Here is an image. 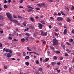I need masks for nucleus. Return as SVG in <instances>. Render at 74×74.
I'll list each match as a JSON object with an SVG mask.
<instances>
[{
  "instance_id": "f257e3e1",
  "label": "nucleus",
  "mask_w": 74,
  "mask_h": 74,
  "mask_svg": "<svg viewBox=\"0 0 74 74\" xmlns=\"http://www.w3.org/2000/svg\"><path fill=\"white\" fill-rule=\"evenodd\" d=\"M6 14L7 17H8V19L10 20L11 21H13L15 23H18V21L16 20H13L12 19V16H11V14L10 13L8 12Z\"/></svg>"
},
{
  "instance_id": "f03ea898",
  "label": "nucleus",
  "mask_w": 74,
  "mask_h": 74,
  "mask_svg": "<svg viewBox=\"0 0 74 74\" xmlns=\"http://www.w3.org/2000/svg\"><path fill=\"white\" fill-rule=\"evenodd\" d=\"M53 45L55 46V45H58V41L56 39H54L53 40Z\"/></svg>"
},
{
  "instance_id": "7ed1b4c3",
  "label": "nucleus",
  "mask_w": 74,
  "mask_h": 74,
  "mask_svg": "<svg viewBox=\"0 0 74 74\" xmlns=\"http://www.w3.org/2000/svg\"><path fill=\"white\" fill-rule=\"evenodd\" d=\"M41 35L43 36H45L47 35V33L46 32L45 33L43 32H42L41 33Z\"/></svg>"
},
{
  "instance_id": "20e7f679",
  "label": "nucleus",
  "mask_w": 74,
  "mask_h": 74,
  "mask_svg": "<svg viewBox=\"0 0 74 74\" xmlns=\"http://www.w3.org/2000/svg\"><path fill=\"white\" fill-rule=\"evenodd\" d=\"M38 27H39V29H41L42 28V24L40 23H38Z\"/></svg>"
},
{
  "instance_id": "39448f33",
  "label": "nucleus",
  "mask_w": 74,
  "mask_h": 74,
  "mask_svg": "<svg viewBox=\"0 0 74 74\" xmlns=\"http://www.w3.org/2000/svg\"><path fill=\"white\" fill-rule=\"evenodd\" d=\"M57 20L58 21H63V18H62V17H58L57 18Z\"/></svg>"
},
{
  "instance_id": "423d86ee",
  "label": "nucleus",
  "mask_w": 74,
  "mask_h": 74,
  "mask_svg": "<svg viewBox=\"0 0 74 74\" xmlns=\"http://www.w3.org/2000/svg\"><path fill=\"white\" fill-rule=\"evenodd\" d=\"M54 52L55 53H56V54H59L60 53V51H54Z\"/></svg>"
},
{
  "instance_id": "0eeeda50",
  "label": "nucleus",
  "mask_w": 74,
  "mask_h": 74,
  "mask_svg": "<svg viewBox=\"0 0 74 74\" xmlns=\"http://www.w3.org/2000/svg\"><path fill=\"white\" fill-rule=\"evenodd\" d=\"M7 56L8 58H10L11 57V54L10 53H8L7 54Z\"/></svg>"
},
{
  "instance_id": "6e6552de",
  "label": "nucleus",
  "mask_w": 74,
  "mask_h": 74,
  "mask_svg": "<svg viewBox=\"0 0 74 74\" xmlns=\"http://www.w3.org/2000/svg\"><path fill=\"white\" fill-rule=\"evenodd\" d=\"M30 20L32 22H34V23L35 22V20L32 17H31L30 18Z\"/></svg>"
},
{
  "instance_id": "1a4fd4ad",
  "label": "nucleus",
  "mask_w": 74,
  "mask_h": 74,
  "mask_svg": "<svg viewBox=\"0 0 74 74\" xmlns=\"http://www.w3.org/2000/svg\"><path fill=\"white\" fill-rule=\"evenodd\" d=\"M41 5H43L44 7H46V5L45 4V3H41Z\"/></svg>"
},
{
  "instance_id": "9d476101",
  "label": "nucleus",
  "mask_w": 74,
  "mask_h": 74,
  "mask_svg": "<svg viewBox=\"0 0 74 74\" xmlns=\"http://www.w3.org/2000/svg\"><path fill=\"white\" fill-rule=\"evenodd\" d=\"M63 33L65 34H67V29H65L63 32Z\"/></svg>"
},
{
  "instance_id": "9b49d317",
  "label": "nucleus",
  "mask_w": 74,
  "mask_h": 74,
  "mask_svg": "<svg viewBox=\"0 0 74 74\" xmlns=\"http://www.w3.org/2000/svg\"><path fill=\"white\" fill-rule=\"evenodd\" d=\"M69 42H72V44H74V42L73 41V40L71 38L70 39V40H69Z\"/></svg>"
},
{
  "instance_id": "f8f14e48",
  "label": "nucleus",
  "mask_w": 74,
  "mask_h": 74,
  "mask_svg": "<svg viewBox=\"0 0 74 74\" xmlns=\"http://www.w3.org/2000/svg\"><path fill=\"white\" fill-rule=\"evenodd\" d=\"M56 63L55 62H53L51 63V64L52 65V66H55V65H56Z\"/></svg>"
},
{
  "instance_id": "ddd939ff",
  "label": "nucleus",
  "mask_w": 74,
  "mask_h": 74,
  "mask_svg": "<svg viewBox=\"0 0 74 74\" xmlns=\"http://www.w3.org/2000/svg\"><path fill=\"white\" fill-rule=\"evenodd\" d=\"M61 45L62 47V48H64L65 47V45H64L63 43H61Z\"/></svg>"
},
{
  "instance_id": "4468645a",
  "label": "nucleus",
  "mask_w": 74,
  "mask_h": 74,
  "mask_svg": "<svg viewBox=\"0 0 74 74\" xmlns=\"http://www.w3.org/2000/svg\"><path fill=\"white\" fill-rule=\"evenodd\" d=\"M40 22L42 23V24H45V22L44 20H42L40 21Z\"/></svg>"
},
{
  "instance_id": "2eb2a0df",
  "label": "nucleus",
  "mask_w": 74,
  "mask_h": 74,
  "mask_svg": "<svg viewBox=\"0 0 74 74\" xmlns=\"http://www.w3.org/2000/svg\"><path fill=\"white\" fill-rule=\"evenodd\" d=\"M29 28L31 29H34V27L32 26H30L29 27Z\"/></svg>"
},
{
  "instance_id": "dca6fc26",
  "label": "nucleus",
  "mask_w": 74,
  "mask_h": 74,
  "mask_svg": "<svg viewBox=\"0 0 74 74\" xmlns=\"http://www.w3.org/2000/svg\"><path fill=\"white\" fill-rule=\"evenodd\" d=\"M27 7H28V8H31V9H32V10H33V9H34V8L31 7L30 6H29V5H28L27 6Z\"/></svg>"
},
{
  "instance_id": "f3484780",
  "label": "nucleus",
  "mask_w": 74,
  "mask_h": 74,
  "mask_svg": "<svg viewBox=\"0 0 74 74\" xmlns=\"http://www.w3.org/2000/svg\"><path fill=\"white\" fill-rule=\"evenodd\" d=\"M30 58V57L29 56H26L25 58V59H29Z\"/></svg>"
},
{
  "instance_id": "a211bd4d",
  "label": "nucleus",
  "mask_w": 74,
  "mask_h": 74,
  "mask_svg": "<svg viewBox=\"0 0 74 74\" xmlns=\"http://www.w3.org/2000/svg\"><path fill=\"white\" fill-rule=\"evenodd\" d=\"M13 18H15L16 19H17V18H18V17H17V16H15V15H13Z\"/></svg>"
},
{
  "instance_id": "6ab92c4d",
  "label": "nucleus",
  "mask_w": 74,
  "mask_h": 74,
  "mask_svg": "<svg viewBox=\"0 0 74 74\" xmlns=\"http://www.w3.org/2000/svg\"><path fill=\"white\" fill-rule=\"evenodd\" d=\"M23 55L24 56H26V53L25 52H23Z\"/></svg>"
},
{
  "instance_id": "aec40b11",
  "label": "nucleus",
  "mask_w": 74,
  "mask_h": 74,
  "mask_svg": "<svg viewBox=\"0 0 74 74\" xmlns=\"http://www.w3.org/2000/svg\"><path fill=\"white\" fill-rule=\"evenodd\" d=\"M25 64L26 66H29V62H25Z\"/></svg>"
},
{
  "instance_id": "412c9836",
  "label": "nucleus",
  "mask_w": 74,
  "mask_h": 74,
  "mask_svg": "<svg viewBox=\"0 0 74 74\" xmlns=\"http://www.w3.org/2000/svg\"><path fill=\"white\" fill-rule=\"evenodd\" d=\"M38 71H42V68L41 67L39 68L38 69Z\"/></svg>"
},
{
  "instance_id": "4be33fe9",
  "label": "nucleus",
  "mask_w": 74,
  "mask_h": 74,
  "mask_svg": "<svg viewBox=\"0 0 74 74\" xmlns=\"http://www.w3.org/2000/svg\"><path fill=\"white\" fill-rule=\"evenodd\" d=\"M66 51L68 53H70L71 51V50H70L69 49H67L66 50Z\"/></svg>"
},
{
  "instance_id": "5701e85b",
  "label": "nucleus",
  "mask_w": 74,
  "mask_h": 74,
  "mask_svg": "<svg viewBox=\"0 0 74 74\" xmlns=\"http://www.w3.org/2000/svg\"><path fill=\"white\" fill-rule=\"evenodd\" d=\"M60 12L61 14L62 15H64V16H66V14H64V13H63V12L62 11H61Z\"/></svg>"
},
{
  "instance_id": "b1692460",
  "label": "nucleus",
  "mask_w": 74,
  "mask_h": 74,
  "mask_svg": "<svg viewBox=\"0 0 74 74\" xmlns=\"http://www.w3.org/2000/svg\"><path fill=\"white\" fill-rule=\"evenodd\" d=\"M34 37H37V34L36 33H34L33 34Z\"/></svg>"
},
{
  "instance_id": "393cba45",
  "label": "nucleus",
  "mask_w": 74,
  "mask_h": 74,
  "mask_svg": "<svg viewBox=\"0 0 74 74\" xmlns=\"http://www.w3.org/2000/svg\"><path fill=\"white\" fill-rule=\"evenodd\" d=\"M9 50L8 49H6V50H5L6 52H8L9 51Z\"/></svg>"
},
{
  "instance_id": "a878e982",
  "label": "nucleus",
  "mask_w": 74,
  "mask_h": 74,
  "mask_svg": "<svg viewBox=\"0 0 74 74\" xmlns=\"http://www.w3.org/2000/svg\"><path fill=\"white\" fill-rule=\"evenodd\" d=\"M37 5H38V7H42V5L40 4H37Z\"/></svg>"
},
{
  "instance_id": "bb28decb",
  "label": "nucleus",
  "mask_w": 74,
  "mask_h": 74,
  "mask_svg": "<svg viewBox=\"0 0 74 74\" xmlns=\"http://www.w3.org/2000/svg\"><path fill=\"white\" fill-rule=\"evenodd\" d=\"M67 21L68 22H70V21H71V20H70V19L68 18L67 19Z\"/></svg>"
},
{
  "instance_id": "cd10ccee",
  "label": "nucleus",
  "mask_w": 74,
  "mask_h": 74,
  "mask_svg": "<svg viewBox=\"0 0 74 74\" xmlns=\"http://www.w3.org/2000/svg\"><path fill=\"white\" fill-rule=\"evenodd\" d=\"M50 48H51V49H53V50L55 49V48H54V47H53L52 46H50Z\"/></svg>"
},
{
  "instance_id": "c85d7f7f",
  "label": "nucleus",
  "mask_w": 74,
  "mask_h": 74,
  "mask_svg": "<svg viewBox=\"0 0 74 74\" xmlns=\"http://www.w3.org/2000/svg\"><path fill=\"white\" fill-rule=\"evenodd\" d=\"M63 68L64 69H65V70H67V67L65 66H64Z\"/></svg>"
},
{
  "instance_id": "c756f323",
  "label": "nucleus",
  "mask_w": 74,
  "mask_h": 74,
  "mask_svg": "<svg viewBox=\"0 0 74 74\" xmlns=\"http://www.w3.org/2000/svg\"><path fill=\"white\" fill-rule=\"evenodd\" d=\"M35 73H36V74H40V72H39V71H35Z\"/></svg>"
},
{
  "instance_id": "7c9ffc66",
  "label": "nucleus",
  "mask_w": 74,
  "mask_h": 74,
  "mask_svg": "<svg viewBox=\"0 0 74 74\" xmlns=\"http://www.w3.org/2000/svg\"><path fill=\"white\" fill-rule=\"evenodd\" d=\"M54 34H55V36H58V34L56 32H54Z\"/></svg>"
},
{
  "instance_id": "2f4dec72",
  "label": "nucleus",
  "mask_w": 74,
  "mask_h": 74,
  "mask_svg": "<svg viewBox=\"0 0 74 74\" xmlns=\"http://www.w3.org/2000/svg\"><path fill=\"white\" fill-rule=\"evenodd\" d=\"M21 41L22 42H24V41H25V39L23 38V39H21Z\"/></svg>"
},
{
  "instance_id": "473e14b6",
  "label": "nucleus",
  "mask_w": 74,
  "mask_h": 74,
  "mask_svg": "<svg viewBox=\"0 0 74 74\" xmlns=\"http://www.w3.org/2000/svg\"><path fill=\"white\" fill-rule=\"evenodd\" d=\"M35 62L37 64H39V61L38 60H36Z\"/></svg>"
},
{
  "instance_id": "72a5a7b5",
  "label": "nucleus",
  "mask_w": 74,
  "mask_h": 74,
  "mask_svg": "<svg viewBox=\"0 0 74 74\" xmlns=\"http://www.w3.org/2000/svg\"><path fill=\"white\" fill-rule=\"evenodd\" d=\"M48 1L50 3H53V1L52 0H49Z\"/></svg>"
},
{
  "instance_id": "f704fd0d",
  "label": "nucleus",
  "mask_w": 74,
  "mask_h": 74,
  "mask_svg": "<svg viewBox=\"0 0 74 74\" xmlns=\"http://www.w3.org/2000/svg\"><path fill=\"white\" fill-rule=\"evenodd\" d=\"M65 56H69V55L67 53H65L64 54Z\"/></svg>"
},
{
  "instance_id": "c9c22d12",
  "label": "nucleus",
  "mask_w": 74,
  "mask_h": 74,
  "mask_svg": "<svg viewBox=\"0 0 74 74\" xmlns=\"http://www.w3.org/2000/svg\"><path fill=\"white\" fill-rule=\"evenodd\" d=\"M49 60V58H47L45 59V61L46 62H48Z\"/></svg>"
},
{
  "instance_id": "e433bc0d",
  "label": "nucleus",
  "mask_w": 74,
  "mask_h": 74,
  "mask_svg": "<svg viewBox=\"0 0 74 74\" xmlns=\"http://www.w3.org/2000/svg\"><path fill=\"white\" fill-rule=\"evenodd\" d=\"M27 50L28 51H32V50L31 49H29V47H27Z\"/></svg>"
},
{
  "instance_id": "4c0bfd02",
  "label": "nucleus",
  "mask_w": 74,
  "mask_h": 74,
  "mask_svg": "<svg viewBox=\"0 0 74 74\" xmlns=\"http://www.w3.org/2000/svg\"><path fill=\"white\" fill-rule=\"evenodd\" d=\"M8 39H9V40H12V37H9L8 38Z\"/></svg>"
},
{
  "instance_id": "58836bf2",
  "label": "nucleus",
  "mask_w": 74,
  "mask_h": 74,
  "mask_svg": "<svg viewBox=\"0 0 74 74\" xmlns=\"http://www.w3.org/2000/svg\"><path fill=\"white\" fill-rule=\"evenodd\" d=\"M25 35H26V36H27L28 37H29V36H30V34H28V33H26L25 34Z\"/></svg>"
},
{
  "instance_id": "ea45409f",
  "label": "nucleus",
  "mask_w": 74,
  "mask_h": 74,
  "mask_svg": "<svg viewBox=\"0 0 74 74\" xmlns=\"http://www.w3.org/2000/svg\"><path fill=\"white\" fill-rule=\"evenodd\" d=\"M32 11V9H30L28 10L27 11L28 12H30V11Z\"/></svg>"
},
{
  "instance_id": "a19ab883",
  "label": "nucleus",
  "mask_w": 74,
  "mask_h": 74,
  "mask_svg": "<svg viewBox=\"0 0 74 74\" xmlns=\"http://www.w3.org/2000/svg\"><path fill=\"white\" fill-rule=\"evenodd\" d=\"M23 0H20L19 2L21 3H23Z\"/></svg>"
},
{
  "instance_id": "79ce46f5",
  "label": "nucleus",
  "mask_w": 74,
  "mask_h": 74,
  "mask_svg": "<svg viewBox=\"0 0 74 74\" xmlns=\"http://www.w3.org/2000/svg\"><path fill=\"white\" fill-rule=\"evenodd\" d=\"M8 52L9 53H12V51H11V50H10V49L9 50Z\"/></svg>"
},
{
  "instance_id": "37998d69",
  "label": "nucleus",
  "mask_w": 74,
  "mask_h": 74,
  "mask_svg": "<svg viewBox=\"0 0 74 74\" xmlns=\"http://www.w3.org/2000/svg\"><path fill=\"white\" fill-rule=\"evenodd\" d=\"M47 52L48 55H49V54H51V53H50V51H47Z\"/></svg>"
},
{
  "instance_id": "c03bdc74",
  "label": "nucleus",
  "mask_w": 74,
  "mask_h": 74,
  "mask_svg": "<svg viewBox=\"0 0 74 74\" xmlns=\"http://www.w3.org/2000/svg\"><path fill=\"white\" fill-rule=\"evenodd\" d=\"M4 8L5 9H6V8H7V7L6 6V5H5L4 6Z\"/></svg>"
},
{
  "instance_id": "a18cd8bd",
  "label": "nucleus",
  "mask_w": 74,
  "mask_h": 74,
  "mask_svg": "<svg viewBox=\"0 0 74 74\" xmlns=\"http://www.w3.org/2000/svg\"><path fill=\"white\" fill-rule=\"evenodd\" d=\"M35 9H36V10H40V8H35Z\"/></svg>"
},
{
  "instance_id": "49530a36",
  "label": "nucleus",
  "mask_w": 74,
  "mask_h": 74,
  "mask_svg": "<svg viewBox=\"0 0 74 74\" xmlns=\"http://www.w3.org/2000/svg\"><path fill=\"white\" fill-rule=\"evenodd\" d=\"M53 59H54L56 60L57 59V57H56V56H55L53 57Z\"/></svg>"
},
{
  "instance_id": "de8ad7c7",
  "label": "nucleus",
  "mask_w": 74,
  "mask_h": 74,
  "mask_svg": "<svg viewBox=\"0 0 74 74\" xmlns=\"http://www.w3.org/2000/svg\"><path fill=\"white\" fill-rule=\"evenodd\" d=\"M18 18H19V19H22V17L20 16H18Z\"/></svg>"
},
{
  "instance_id": "09e8293b",
  "label": "nucleus",
  "mask_w": 74,
  "mask_h": 74,
  "mask_svg": "<svg viewBox=\"0 0 74 74\" xmlns=\"http://www.w3.org/2000/svg\"><path fill=\"white\" fill-rule=\"evenodd\" d=\"M1 19H3V17L1 16V15H0V20H1Z\"/></svg>"
},
{
  "instance_id": "8fccbe9b",
  "label": "nucleus",
  "mask_w": 74,
  "mask_h": 74,
  "mask_svg": "<svg viewBox=\"0 0 74 74\" xmlns=\"http://www.w3.org/2000/svg\"><path fill=\"white\" fill-rule=\"evenodd\" d=\"M74 6H73L71 7V10H74Z\"/></svg>"
},
{
  "instance_id": "3c124183",
  "label": "nucleus",
  "mask_w": 74,
  "mask_h": 74,
  "mask_svg": "<svg viewBox=\"0 0 74 74\" xmlns=\"http://www.w3.org/2000/svg\"><path fill=\"white\" fill-rule=\"evenodd\" d=\"M6 49H5V48H4L3 50V52H5V50Z\"/></svg>"
},
{
  "instance_id": "603ef678",
  "label": "nucleus",
  "mask_w": 74,
  "mask_h": 74,
  "mask_svg": "<svg viewBox=\"0 0 74 74\" xmlns=\"http://www.w3.org/2000/svg\"><path fill=\"white\" fill-rule=\"evenodd\" d=\"M29 30V28H26L25 30V31H27Z\"/></svg>"
},
{
  "instance_id": "864d4df0",
  "label": "nucleus",
  "mask_w": 74,
  "mask_h": 74,
  "mask_svg": "<svg viewBox=\"0 0 74 74\" xmlns=\"http://www.w3.org/2000/svg\"><path fill=\"white\" fill-rule=\"evenodd\" d=\"M66 44H67V45H71V44L69 43V42H66Z\"/></svg>"
},
{
  "instance_id": "5fc2aeb1",
  "label": "nucleus",
  "mask_w": 74,
  "mask_h": 74,
  "mask_svg": "<svg viewBox=\"0 0 74 74\" xmlns=\"http://www.w3.org/2000/svg\"><path fill=\"white\" fill-rule=\"evenodd\" d=\"M57 64H58V65H60V62H58Z\"/></svg>"
},
{
  "instance_id": "6e6d98bb",
  "label": "nucleus",
  "mask_w": 74,
  "mask_h": 74,
  "mask_svg": "<svg viewBox=\"0 0 74 74\" xmlns=\"http://www.w3.org/2000/svg\"><path fill=\"white\" fill-rule=\"evenodd\" d=\"M67 27L66 26V25H65L64 26V28H67Z\"/></svg>"
},
{
  "instance_id": "4d7b16f0",
  "label": "nucleus",
  "mask_w": 74,
  "mask_h": 74,
  "mask_svg": "<svg viewBox=\"0 0 74 74\" xmlns=\"http://www.w3.org/2000/svg\"><path fill=\"white\" fill-rule=\"evenodd\" d=\"M40 62H42V58H40Z\"/></svg>"
},
{
  "instance_id": "13d9d810",
  "label": "nucleus",
  "mask_w": 74,
  "mask_h": 74,
  "mask_svg": "<svg viewBox=\"0 0 74 74\" xmlns=\"http://www.w3.org/2000/svg\"><path fill=\"white\" fill-rule=\"evenodd\" d=\"M60 60H63V57H61L60 58Z\"/></svg>"
},
{
  "instance_id": "bf43d9fd",
  "label": "nucleus",
  "mask_w": 74,
  "mask_h": 74,
  "mask_svg": "<svg viewBox=\"0 0 74 74\" xmlns=\"http://www.w3.org/2000/svg\"><path fill=\"white\" fill-rule=\"evenodd\" d=\"M12 60H15L16 59H15L14 58H11Z\"/></svg>"
},
{
  "instance_id": "052dcab7",
  "label": "nucleus",
  "mask_w": 74,
  "mask_h": 74,
  "mask_svg": "<svg viewBox=\"0 0 74 74\" xmlns=\"http://www.w3.org/2000/svg\"><path fill=\"white\" fill-rule=\"evenodd\" d=\"M43 44H46V41H44L43 42Z\"/></svg>"
},
{
  "instance_id": "680f3d73",
  "label": "nucleus",
  "mask_w": 74,
  "mask_h": 74,
  "mask_svg": "<svg viewBox=\"0 0 74 74\" xmlns=\"http://www.w3.org/2000/svg\"><path fill=\"white\" fill-rule=\"evenodd\" d=\"M4 3H7V1L6 0H5L4 1Z\"/></svg>"
},
{
  "instance_id": "e2e57ef3",
  "label": "nucleus",
  "mask_w": 74,
  "mask_h": 74,
  "mask_svg": "<svg viewBox=\"0 0 74 74\" xmlns=\"http://www.w3.org/2000/svg\"><path fill=\"white\" fill-rule=\"evenodd\" d=\"M50 19H54V18H53L52 17H51L50 18Z\"/></svg>"
},
{
  "instance_id": "0e129e2a",
  "label": "nucleus",
  "mask_w": 74,
  "mask_h": 74,
  "mask_svg": "<svg viewBox=\"0 0 74 74\" xmlns=\"http://www.w3.org/2000/svg\"><path fill=\"white\" fill-rule=\"evenodd\" d=\"M13 40L14 41H18L17 40L15 39H14Z\"/></svg>"
},
{
  "instance_id": "69168bd1",
  "label": "nucleus",
  "mask_w": 74,
  "mask_h": 74,
  "mask_svg": "<svg viewBox=\"0 0 74 74\" xmlns=\"http://www.w3.org/2000/svg\"><path fill=\"white\" fill-rule=\"evenodd\" d=\"M49 29H52V26L51 25H50L49 26Z\"/></svg>"
},
{
  "instance_id": "338daca9",
  "label": "nucleus",
  "mask_w": 74,
  "mask_h": 74,
  "mask_svg": "<svg viewBox=\"0 0 74 74\" xmlns=\"http://www.w3.org/2000/svg\"><path fill=\"white\" fill-rule=\"evenodd\" d=\"M58 30H59L58 29H55V31H56V32H58Z\"/></svg>"
},
{
  "instance_id": "774afa93",
  "label": "nucleus",
  "mask_w": 74,
  "mask_h": 74,
  "mask_svg": "<svg viewBox=\"0 0 74 74\" xmlns=\"http://www.w3.org/2000/svg\"><path fill=\"white\" fill-rule=\"evenodd\" d=\"M72 33H74V30H72Z\"/></svg>"
}]
</instances>
